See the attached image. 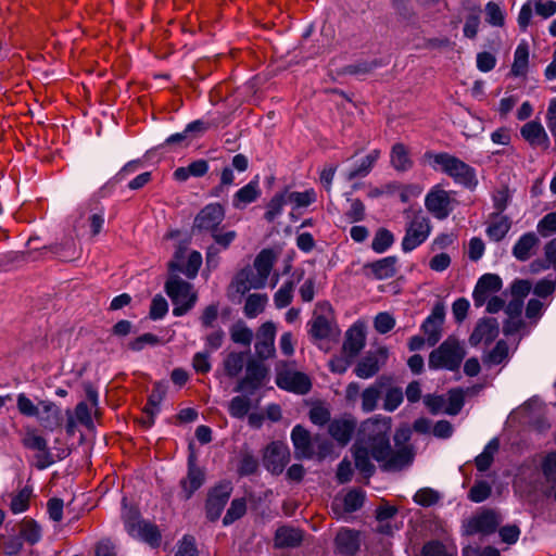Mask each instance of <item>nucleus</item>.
<instances>
[{"label":"nucleus","mask_w":556,"mask_h":556,"mask_svg":"<svg viewBox=\"0 0 556 556\" xmlns=\"http://www.w3.org/2000/svg\"><path fill=\"white\" fill-rule=\"evenodd\" d=\"M391 418L376 416L365 420L359 429V442L369 446L371 457L383 471H400L414 460V448L404 445L393 450L390 444Z\"/></svg>","instance_id":"nucleus-1"},{"label":"nucleus","mask_w":556,"mask_h":556,"mask_svg":"<svg viewBox=\"0 0 556 556\" xmlns=\"http://www.w3.org/2000/svg\"><path fill=\"white\" fill-rule=\"evenodd\" d=\"M225 219V208L219 203H211L205 205L194 217L192 231L210 233L214 242L226 250L237 238L235 230H226L220 227Z\"/></svg>","instance_id":"nucleus-2"},{"label":"nucleus","mask_w":556,"mask_h":556,"mask_svg":"<svg viewBox=\"0 0 556 556\" xmlns=\"http://www.w3.org/2000/svg\"><path fill=\"white\" fill-rule=\"evenodd\" d=\"M424 161L434 170H441L453 178L457 184L470 187L475 181L476 175L473 168L450 153L427 151L424 154Z\"/></svg>","instance_id":"nucleus-3"},{"label":"nucleus","mask_w":556,"mask_h":556,"mask_svg":"<svg viewBox=\"0 0 556 556\" xmlns=\"http://www.w3.org/2000/svg\"><path fill=\"white\" fill-rule=\"evenodd\" d=\"M466 356V350L459 340L447 337L437 349L429 354L428 366L430 369L457 370Z\"/></svg>","instance_id":"nucleus-4"},{"label":"nucleus","mask_w":556,"mask_h":556,"mask_svg":"<svg viewBox=\"0 0 556 556\" xmlns=\"http://www.w3.org/2000/svg\"><path fill=\"white\" fill-rule=\"evenodd\" d=\"M291 440L294 446L295 457L299 459H309L315 455L319 458H325L331 450V444L328 440L320 439L319 435L312 437L301 425H296L292 429Z\"/></svg>","instance_id":"nucleus-5"},{"label":"nucleus","mask_w":556,"mask_h":556,"mask_svg":"<svg viewBox=\"0 0 556 556\" xmlns=\"http://www.w3.org/2000/svg\"><path fill=\"white\" fill-rule=\"evenodd\" d=\"M165 291L175 305L173 308L175 316L187 314L198 300V294L193 290L192 285L177 275L169 276L165 282Z\"/></svg>","instance_id":"nucleus-6"},{"label":"nucleus","mask_w":556,"mask_h":556,"mask_svg":"<svg viewBox=\"0 0 556 556\" xmlns=\"http://www.w3.org/2000/svg\"><path fill=\"white\" fill-rule=\"evenodd\" d=\"M405 215L408 222L405 228V236L402 240V250L407 253L415 250L428 239L431 232V224L421 210H407L405 211Z\"/></svg>","instance_id":"nucleus-7"},{"label":"nucleus","mask_w":556,"mask_h":556,"mask_svg":"<svg viewBox=\"0 0 556 556\" xmlns=\"http://www.w3.org/2000/svg\"><path fill=\"white\" fill-rule=\"evenodd\" d=\"M127 533L134 539L140 540L151 547H159L161 544V532L156 525L141 519L135 509H129L123 516Z\"/></svg>","instance_id":"nucleus-8"},{"label":"nucleus","mask_w":556,"mask_h":556,"mask_svg":"<svg viewBox=\"0 0 556 556\" xmlns=\"http://www.w3.org/2000/svg\"><path fill=\"white\" fill-rule=\"evenodd\" d=\"M454 200L440 186L433 187L425 199V206L437 219H445L453 211Z\"/></svg>","instance_id":"nucleus-9"},{"label":"nucleus","mask_w":556,"mask_h":556,"mask_svg":"<svg viewBox=\"0 0 556 556\" xmlns=\"http://www.w3.org/2000/svg\"><path fill=\"white\" fill-rule=\"evenodd\" d=\"M500 523V516L492 509H485L464 523V534H491L496 530Z\"/></svg>","instance_id":"nucleus-10"},{"label":"nucleus","mask_w":556,"mask_h":556,"mask_svg":"<svg viewBox=\"0 0 556 556\" xmlns=\"http://www.w3.org/2000/svg\"><path fill=\"white\" fill-rule=\"evenodd\" d=\"M445 319V307L442 303H435L431 314L421 324V331L425 334L429 346H434L442 337Z\"/></svg>","instance_id":"nucleus-11"},{"label":"nucleus","mask_w":556,"mask_h":556,"mask_svg":"<svg viewBox=\"0 0 556 556\" xmlns=\"http://www.w3.org/2000/svg\"><path fill=\"white\" fill-rule=\"evenodd\" d=\"M232 492L230 482H224L213 488L206 500V516L211 521L217 520Z\"/></svg>","instance_id":"nucleus-12"},{"label":"nucleus","mask_w":556,"mask_h":556,"mask_svg":"<svg viewBox=\"0 0 556 556\" xmlns=\"http://www.w3.org/2000/svg\"><path fill=\"white\" fill-rule=\"evenodd\" d=\"M267 376V369L258 362L250 361L247 364V372L235 387V392H249L253 394L258 388L262 387Z\"/></svg>","instance_id":"nucleus-13"},{"label":"nucleus","mask_w":556,"mask_h":556,"mask_svg":"<svg viewBox=\"0 0 556 556\" xmlns=\"http://www.w3.org/2000/svg\"><path fill=\"white\" fill-rule=\"evenodd\" d=\"M205 473L202 468L197 465V458L194 454H190L188 457V472L187 476L181 479V498L185 501L189 500L192 494L201 488L204 483Z\"/></svg>","instance_id":"nucleus-14"},{"label":"nucleus","mask_w":556,"mask_h":556,"mask_svg":"<svg viewBox=\"0 0 556 556\" xmlns=\"http://www.w3.org/2000/svg\"><path fill=\"white\" fill-rule=\"evenodd\" d=\"M290 460L289 448L277 442H273L266 448L264 466L274 475H280Z\"/></svg>","instance_id":"nucleus-15"},{"label":"nucleus","mask_w":556,"mask_h":556,"mask_svg":"<svg viewBox=\"0 0 556 556\" xmlns=\"http://www.w3.org/2000/svg\"><path fill=\"white\" fill-rule=\"evenodd\" d=\"M502 279L495 274L482 275L472 292L475 305L481 307L491 295L502 289Z\"/></svg>","instance_id":"nucleus-16"},{"label":"nucleus","mask_w":556,"mask_h":556,"mask_svg":"<svg viewBox=\"0 0 556 556\" xmlns=\"http://www.w3.org/2000/svg\"><path fill=\"white\" fill-rule=\"evenodd\" d=\"M276 326L273 321L264 323L257 331L255 352L261 359H268L275 354Z\"/></svg>","instance_id":"nucleus-17"},{"label":"nucleus","mask_w":556,"mask_h":556,"mask_svg":"<svg viewBox=\"0 0 556 556\" xmlns=\"http://www.w3.org/2000/svg\"><path fill=\"white\" fill-rule=\"evenodd\" d=\"M39 410L36 416L40 426L46 431H54L61 428L63 424V415L61 408L51 401H40Z\"/></svg>","instance_id":"nucleus-18"},{"label":"nucleus","mask_w":556,"mask_h":556,"mask_svg":"<svg viewBox=\"0 0 556 556\" xmlns=\"http://www.w3.org/2000/svg\"><path fill=\"white\" fill-rule=\"evenodd\" d=\"M277 384L281 389L292 391L299 394H306L312 382L307 375L300 371H286L277 376Z\"/></svg>","instance_id":"nucleus-19"},{"label":"nucleus","mask_w":556,"mask_h":556,"mask_svg":"<svg viewBox=\"0 0 556 556\" xmlns=\"http://www.w3.org/2000/svg\"><path fill=\"white\" fill-rule=\"evenodd\" d=\"M275 263V254L271 250H262L254 260V268L256 274L251 270V276L256 280L254 289L265 287L268 276Z\"/></svg>","instance_id":"nucleus-20"},{"label":"nucleus","mask_w":556,"mask_h":556,"mask_svg":"<svg viewBox=\"0 0 556 556\" xmlns=\"http://www.w3.org/2000/svg\"><path fill=\"white\" fill-rule=\"evenodd\" d=\"M396 256H387L381 260L367 263L363 266L366 276L378 280L389 279L396 274Z\"/></svg>","instance_id":"nucleus-21"},{"label":"nucleus","mask_w":556,"mask_h":556,"mask_svg":"<svg viewBox=\"0 0 556 556\" xmlns=\"http://www.w3.org/2000/svg\"><path fill=\"white\" fill-rule=\"evenodd\" d=\"M520 135L532 148L548 149L549 138L543 125L539 121H530L520 128Z\"/></svg>","instance_id":"nucleus-22"},{"label":"nucleus","mask_w":556,"mask_h":556,"mask_svg":"<svg viewBox=\"0 0 556 556\" xmlns=\"http://www.w3.org/2000/svg\"><path fill=\"white\" fill-rule=\"evenodd\" d=\"M498 336V323L495 318H482L469 337V343L477 346L484 342L491 343Z\"/></svg>","instance_id":"nucleus-23"},{"label":"nucleus","mask_w":556,"mask_h":556,"mask_svg":"<svg viewBox=\"0 0 556 556\" xmlns=\"http://www.w3.org/2000/svg\"><path fill=\"white\" fill-rule=\"evenodd\" d=\"M309 334L314 340H327L337 334L333 320L330 316L318 314L314 315L309 321Z\"/></svg>","instance_id":"nucleus-24"},{"label":"nucleus","mask_w":556,"mask_h":556,"mask_svg":"<svg viewBox=\"0 0 556 556\" xmlns=\"http://www.w3.org/2000/svg\"><path fill=\"white\" fill-rule=\"evenodd\" d=\"M334 544L339 554L354 556L361 546L359 533L352 529L342 528L336 535Z\"/></svg>","instance_id":"nucleus-25"},{"label":"nucleus","mask_w":556,"mask_h":556,"mask_svg":"<svg viewBox=\"0 0 556 556\" xmlns=\"http://www.w3.org/2000/svg\"><path fill=\"white\" fill-rule=\"evenodd\" d=\"M386 357L387 354L383 350H379L375 353H368L355 366V375L361 379H369L374 377L381 368L380 359H384Z\"/></svg>","instance_id":"nucleus-26"},{"label":"nucleus","mask_w":556,"mask_h":556,"mask_svg":"<svg viewBox=\"0 0 556 556\" xmlns=\"http://www.w3.org/2000/svg\"><path fill=\"white\" fill-rule=\"evenodd\" d=\"M302 541L303 531L291 526L278 527L274 536V545L277 548H294L300 546Z\"/></svg>","instance_id":"nucleus-27"},{"label":"nucleus","mask_w":556,"mask_h":556,"mask_svg":"<svg viewBox=\"0 0 556 556\" xmlns=\"http://www.w3.org/2000/svg\"><path fill=\"white\" fill-rule=\"evenodd\" d=\"M365 346V332L362 326L353 325L345 334L343 351L349 357H355Z\"/></svg>","instance_id":"nucleus-28"},{"label":"nucleus","mask_w":556,"mask_h":556,"mask_svg":"<svg viewBox=\"0 0 556 556\" xmlns=\"http://www.w3.org/2000/svg\"><path fill=\"white\" fill-rule=\"evenodd\" d=\"M539 238L534 232L522 235L513 248V255L520 262L528 261L539 245Z\"/></svg>","instance_id":"nucleus-29"},{"label":"nucleus","mask_w":556,"mask_h":556,"mask_svg":"<svg viewBox=\"0 0 556 556\" xmlns=\"http://www.w3.org/2000/svg\"><path fill=\"white\" fill-rule=\"evenodd\" d=\"M355 427L356 422L353 419H333L330 421L328 430L336 441L344 445L351 440Z\"/></svg>","instance_id":"nucleus-30"},{"label":"nucleus","mask_w":556,"mask_h":556,"mask_svg":"<svg viewBox=\"0 0 556 556\" xmlns=\"http://www.w3.org/2000/svg\"><path fill=\"white\" fill-rule=\"evenodd\" d=\"M390 163L397 172L409 170L414 165L409 149L402 142L394 143L390 152Z\"/></svg>","instance_id":"nucleus-31"},{"label":"nucleus","mask_w":556,"mask_h":556,"mask_svg":"<svg viewBox=\"0 0 556 556\" xmlns=\"http://www.w3.org/2000/svg\"><path fill=\"white\" fill-rule=\"evenodd\" d=\"M261 195L257 177L248 185L239 189L232 198V206L235 208H243L248 204L256 201Z\"/></svg>","instance_id":"nucleus-32"},{"label":"nucleus","mask_w":556,"mask_h":556,"mask_svg":"<svg viewBox=\"0 0 556 556\" xmlns=\"http://www.w3.org/2000/svg\"><path fill=\"white\" fill-rule=\"evenodd\" d=\"M383 387V378H379L375 381V383L370 384L365 390H363L361 399L362 409L365 413H371L377 408L378 402L382 394Z\"/></svg>","instance_id":"nucleus-33"},{"label":"nucleus","mask_w":556,"mask_h":556,"mask_svg":"<svg viewBox=\"0 0 556 556\" xmlns=\"http://www.w3.org/2000/svg\"><path fill=\"white\" fill-rule=\"evenodd\" d=\"M165 391L161 388L159 383H156L149 395L148 402L143 408V414L146 418L142 419V422L146 427H151L154 424V416L160 410V403L164 397Z\"/></svg>","instance_id":"nucleus-34"},{"label":"nucleus","mask_w":556,"mask_h":556,"mask_svg":"<svg viewBox=\"0 0 556 556\" xmlns=\"http://www.w3.org/2000/svg\"><path fill=\"white\" fill-rule=\"evenodd\" d=\"M371 454L369 446L357 443L354 446V459L356 469L363 473L366 478L371 477L376 467L370 460Z\"/></svg>","instance_id":"nucleus-35"},{"label":"nucleus","mask_w":556,"mask_h":556,"mask_svg":"<svg viewBox=\"0 0 556 556\" xmlns=\"http://www.w3.org/2000/svg\"><path fill=\"white\" fill-rule=\"evenodd\" d=\"M491 223L486 228V235L493 241H501L510 229L511 222L507 216L493 213L490 216Z\"/></svg>","instance_id":"nucleus-36"},{"label":"nucleus","mask_w":556,"mask_h":556,"mask_svg":"<svg viewBox=\"0 0 556 556\" xmlns=\"http://www.w3.org/2000/svg\"><path fill=\"white\" fill-rule=\"evenodd\" d=\"M380 157V151L379 150H372L370 153H368L361 162L359 165H357L355 168L349 170L345 175L346 179L349 181H352L356 178H364L372 170L375 164Z\"/></svg>","instance_id":"nucleus-37"},{"label":"nucleus","mask_w":556,"mask_h":556,"mask_svg":"<svg viewBox=\"0 0 556 556\" xmlns=\"http://www.w3.org/2000/svg\"><path fill=\"white\" fill-rule=\"evenodd\" d=\"M528 64L529 46L526 41H522L517 46L515 50L510 75L514 77L525 76L528 72Z\"/></svg>","instance_id":"nucleus-38"},{"label":"nucleus","mask_w":556,"mask_h":556,"mask_svg":"<svg viewBox=\"0 0 556 556\" xmlns=\"http://www.w3.org/2000/svg\"><path fill=\"white\" fill-rule=\"evenodd\" d=\"M245 364V354L242 352H230L223 361L225 375L229 378L237 377Z\"/></svg>","instance_id":"nucleus-39"},{"label":"nucleus","mask_w":556,"mask_h":556,"mask_svg":"<svg viewBox=\"0 0 556 556\" xmlns=\"http://www.w3.org/2000/svg\"><path fill=\"white\" fill-rule=\"evenodd\" d=\"M268 302V296L266 294L253 293L250 294L243 307L244 315L248 318H254L261 313L264 312L266 304Z\"/></svg>","instance_id":"nucleus-40"},{"label":"nucleus","mask_w":556,"mask_h":556,"mask_svg":"<svg viewBox=\"0 0 556 556\" xmlns=\"http://www.w3.org/2000/svg\"><path fill=\"white\" fill-rule=\"evenodd\" d=\"M500 442L497 439H492L484 447L483 452L479 454L476 459L475 464L479 471H486L494 459L495 453L498 451Z\"/></svg>","instance_id":"nucleus-41"},{"label":"nucleus","mask_w":556,"mask_h":556,"mask_svg":"<svg viewBox=\"0 0 556 556\" xmlns=\"http://www.w3.org/2000/svg\"><path fill=\"white\" fill-rule=\"evenodd\" d=\"M509 348L504 340L496 342L495 346L483 357V364L488 367L500 365L508 358Z\"/></svg>","instance_id":"nucleus-42"},{"label":"nucleus","mask_w":556,"mask_h":556,"mask_svg":"<svg viewBox=\"0 0 556 556\" xmlns=\"http://www.w3.org/2000/svg\"><path fill=\"white\" fill-rule=\"evenodd\" d=\"M202 264V256L199 252L193 251L189 254L188 262L186 267L182 269L179 267V265L175 262H170L168 264V268L170 271L180 270L182 271L188 278L192 279L197 276L199 268Z\"/></svg>","instance_id":"nucleus-43"},{"label":"nucleus","mask_w":556,"mask_h":556,"mask_svg":"<svg viewBox=\"0 0 556 556\" xmlns=\"http://www.w3.org/2000/svg\"><path fill=\"white\" fill-rule=\"evenodd\" d=\"M20 536L30 545L36 544L41 538V530L33 519H24L20 523Z\"/></svg>","instance_id":"nucleus-44"},{"label":"nucleus","mask_w":556,"mask_h":556,"mask_svg":"<svg viewBox=\"0 0 556 556\" xmlns=\"http://www.w3.org/2000/svg\"><path fill=\"white\" fill-rule=\"evenodd\" d=\"M285 192L288 199V203L293 204L294 208L307 207L316 201V192L314 189H308L304 192H290L288 189H285Z\"/></svg>","instance_id":"nucleus-45"},{"label":"nucleus","mask_w":556,"mask_h":556,"mask_svg":"<svg viewBox=\"0 0 556 556\" xmlns=\"http://www.w3.org/2000/svg\"><path fill=\"white\" fill-rule=\"evenodd\" d=\"M394 243L393 233L387 228L377 229L375 237L371 242V249L376 253L386 252Z\"/></svg>","instance_id":"nucleus-46"},{"label":"nucleus","mask_w":556,"mask_h":556,"mask_svg":"<svg viewBox=\"0 0 556 556\" xmlns=\"http://www.w3.org/2000/svg\"><path fill=\"white\" fill-rule=\"evenodd\" d=\"M251 409V400L245 395H237L231 399L228 405V412L231 417L242 419Z\"/></svg>","instance_id":"nucleus-47"},{"label":"nucleus","mask_w":556,"mask_h":556,"mask_svg":"<svg viewBox=\"0 0 556 556\" xmlns=\"http://www.w3.org/2000/svg\"><path fill=\"white\" fill-rule=\"evenodd\" d=\"M288 203L285 190L275 194L267 204V210L264 217L267 222L271 223L282 212L283 206Z\"/></svg>","instance_id":"nucleus-48"},{"label":"nucleus","mask_w":556,"mask_h":556,"mask_svg":"<svg viewBox=\"0 0 556 556\" xmlns=\"http://www.w3.org/2000/svg\"><path fill=\"white\" fill-rule=\"evenodd\" d=\"M230 337L235 343L250 346L253 332L243 321H238L231 327Z\"/></svg>","instance_id":"nucleus-49"},{"label":"nucleus","mask_w":556,"mask_h":556,"mask_svg":"<svg viewBox=\"0 0 556 556\" xmlns=\"http://www.w3.org/2000/svg\"><path fill=\"white\" fill-rule=\"evenodd\" d=\"M31 492L30 488L25 486L12 496L10 509L13 514H20L28 509Z\"/></svg>","instance_id":"nucleus-50"},{"label":"nucleus","mask_w":556,"mask_h":556,"mask_svg":"<svg viewBox=\"0 0 556 556\" xmlns=\"http://www.w3.org/2000/svg\"><path fill=\"white\" fill-rule=\"evenodd\" d=\"M247 511V501L243 497L235 498L230 503V507L227 509L224 516L223 523L228 526L236 520L240 519Z\"/></svg>","instance_id":"nucleus-51"},{"label":"nucleus","mask_w":556,"mask_h":556,"mask_svg":"<svg viewBox=\"0 0 556 556\" xmlns=\"http://www.w3.org/2000/svg\"><path fill=\"white\" fill-rule=\"evenodd\" d=\"M258 459L249 452H242L238 464L237 472L239 476H250L257 471Z\"/></svg>","instance_id":"nucleus-52"},{"label":"nucleus","mask_w":556,"mask_h":556,"mask_svg":"<svg viewBox=\"0 0 556 556\" xmlns=\"http://www.w3.org/2000/svg\"><path fill=\"white\" fill-rule=\"evenodd\" d=\"M485 21L492 26H504L505 14L497 3L490 1L485 4Z\"/></svg>","instance_id":"nucleus-53"},{"label":"nucleus","mask_w":556,"mask_h":556,"mask_svg":"<svg viewBox=\"0 0 556 556\" xmlns=\"http://www.w3.org/2000/svg\"><path fill=\"white\" fill-rule=\"evenodd\" d=\"M293 289H294V283L291 280L286 281L278 289V291L274 295V302H275L276 307L283 308V307H287L291 303L292 298H293Z\"/></svg>","instance_id":"nucleus-54"},{"label":"nucleus","mask_w":556,"mask_h":556,"mask_svg":"<svg viewBox=\"0 0 556 556\" xmlns=\"http://www.w3.org/2000/svg\"><path fill=\"white\" fill-rule=\"evenodd\" d=\"M23 444L26 448L42 452L48 447L47 440L37 433L35 429H28L23 439Z\"/></svg>","instance_id":"nucleus-55"},{"label":"nucleus","mask_w":556,"mask_h":556,"mask_svg":"<svg viewBox=\"0 0 556 556\" xmlns=\"http://www.w3.org/2000/svg\"><path fill=\"white\" fill-rule=\"evenodd\" d=\"M365 500V494L359 490H351L346 493L343 498V506L346 513H353L358 510Z\"/></svg>","instance_id":"nucleus-56"},{"label":"nucleus","mask_w":556,"mask_h":556,"mask_svg":"<svg viewBox=\"0 0 556 556\" xmlns=\"http://www.w3.org/2000/svg\"><path fill=\"white\" fill-rule=\"evenodd\" d=\"M492 489L486 481L476 482L468 492V498L475 503H481L491 495Z\"/></svg>","instance_id":"nucleus-57"},{"label":"nucleus","mask_w":556,"mask_h":556,"mask_svg":"<svg viewBox=\"0 0 556 556\" xmlns=\"http://www.w3.org/2000/svg\"><path fill=\"white\" fill-rule=\"evenodd\" d=\"M403 402V392L401 388L393 387L387 390L383 401V409L394 412Z\"/></svg>","instance_id":"nucleus-58"},{"label":"nucleus","mask_w":556,"mask_h":556,"mask_svg":"<svg viewBox=\"0 0 556 556\" xmlns=\"http://www.w3.org/2000/svg\"><path fill=\"white\" fill-rule=\"evenodd\" d=\"M378 66H380V62L377 60H372L370 62L363 61L355 64L346 65L343 68V72L350 75H366L372 72Z\"/></svg>","instance_id":"nucleus-59"},{"label":"nucleus","mask_w":556,"mask_h":556,"mask_svg":"<svg viewBox=\"0 0 556 556\" xmlns=\"http://www.w3.org/2000/svg\"><path fill=\"white\" fill-rule=\"evenodd\" d=\"M464 406V392L460 389H453L448 392V405L445 413L448 415H457Z\"/></svg>","instance_id":"nucleus-60"},{"label":"nucleus","mask_w":556,"mask_h":556,"mask_svg":"<svg viewBox=\"0 0 556 556\" xmlns=\"http://www.w3.org/2000/svg\"><path fill=\"white\" fill-rule=\"evenodd\" d=\"M440 500V495L437 491L425 488L420 489L415 495L414 501L425 507L432 506L437 504Z\"/></svg>","instance_id":"nucleus-61"},{"label":"nucleus","mask_w":556,"mask_h":556,"mask_svg":"<svg viewBox=\"0 0 556 556\" xmlns=\"http://www.w3.org/2000/svg\"><path fill=\"white\" fill-rule=\"evenodd\" d=\"M255 279L251 276V269L241 270L235 280L236 290L239 293H245L250 289H254Z\"/></svg>","instance_id":"nucleus-62"},{"label":"nucleus","mask_w":556,"mask_h":556,"mask_svg":"<svg viewBox=\"0 0 556 556\" xmlns=\"http://www.w3.org/2000/svg\"><path fill=\"white\" fill-rule=\"evenodd\" d=\"M542 471L548 482H556V452L546 455L542 464Z\"/></svg>","instance_id":"nucleus-63"},{"label":"nucleus","mask_w":556,"mask_h":556,"mask_svg":"<svg viewBox=\"0 0 556 556\" xmlns=\"http://www.w3.org/2000/svg\"><path fill=\"white\" fill-rule=\"evenodd\" d=\"M421 556H454L448 554L444 544L439 541L427 542L421 548Z\"/></svg>","instance_id":"nucleus-64"}]
</instances>
